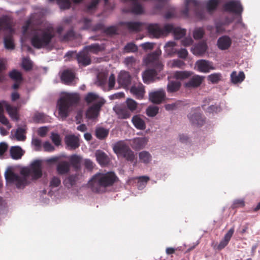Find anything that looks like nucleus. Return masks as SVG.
Listing matches in <instances>:
<instances>
[{
	"label": "nucleus",
	"instance_id": "obj_1",
	"mask_svg": "<svg viewBox=\"0 0 260 260\" xmlns=\"http://www.w3.org/2000/svg\"><path fill=\"white\" fill-rule=\"evenodd\" d=\"M30 36L31 45L37 49L49 47L55 37L54 33L49 27L34 30L30 33Z\"/></svg>",
	"mask_w": 260,
	"mask_h": 260
},
{
	"label": "nucleus",
	"instance_id": "obj_2",
	"mask_svg": "<svg viewBox=\"0 0 260 260\" xmlns=\"http://www.w3.org/2000/svg\"><path fill=\"white\" fill-rule=\"evenodd\" d=\"M118 177L114 172L107 173H98L95 174L89 181V184L93 191L96 193L100 192L101 187H106L112 186L117 181Z\"/></svg>",
	"mask_w": 260,
	"mask_h": 260
},
{
	"label": "nucleus",
	"instance_id": "obj_3",
	"mask_svg": "<svg viewBox=\"0 0 260 260\" xmlns=\"http://www.w3.org/2000/svg\"><path fill=\"white\" fill-rule=\"evenodd\" d=\"M79 100V94L78 93L64 92L57 102V107L60 116L64 119L68 117L70 108L77 105Z\"/></svg>",
	"mask_w": 260,
	"mask_h": 260
},
{
	"label": "nucleus",
	"instance_id": "obj_4",
	"mask_svg": "<svg viewBox=\"0 0 260 260\" xmlns=\"http://www.w3.org/2000/svg\"><path fill=\"white\" fill-rule=\"evenodd\" d=\"M139 104L134 99L127 98L120 105L115 106L113 110L120 119H127L132 113H138Z\"/></svg>",
	"mask_w": 260,
	"mask_h": 260
},
{
	"label": "nucleus",
	"instance_id": "obj_5",
	"mask_svg": "<svg viewBox=\"0 0 260 260\" xmlns=\"http://www.w3.org/2000/svg\"><path fill=\"white\" fill-rule=\"evenodd\" d=\"M113 150L116 154L122 156L127 161L133 162L136 158L134 151L122 141L115 143L113 146Z\"/></svg>",
	"mask_w": 260,
	"mask_h": 260
},
{
	"label": "nucleus",
	"instance_id": "obj_6",
	"mask_svg": "<svg viewBox=\"0 0 260 260\" xmlns=\"http://www.w3.org/2000/svg\"><path fill=\"white\" fill-rule=\"evenodd\" d=\"M187 117L190 124L193 126L200 127L205 123L206 117L204 115L193 108H192L191 111L187 114Z\"/></svg>",
	"mask_w": 260,
	"mask_h": 260
},
{
	"label": "nucleus",
	"instance_id": "obj_7",
	"mask_svg": "<svg viewBox=\"0 0 260 260\" xmlns=\"http://www.w3.org/2000/svg\"><path fill=\"white\" fill-rule=\"evenodd\" d=\"M106 101L101 98L98 101L95 102L90 106L85 112V117L88 119L94 120L99 115L102 107L105 103Z\"/></svg>",
	"mask_w": 260,
	"mask_h": 260
},
{
	"label": "nucleus",
	"instance_id": "obj_8",
	"mask_svg": "<svg viewBox=\"0 0 260 260\" xmlns=\"http://www.w3.org/2000/svg\"><path fill=\"white\" fill-rule=\"evenodd\" d=\"M226 3L223 6L224 12L234 14V15L242 14L243 11V6L241 1H225Z\"/></svg>",
	"mask_w": 260,
	"mask_h": 260
},
{
	"label": "nucleus",
	"instance_id": "obj_9",
	"mask_svg": "<svg viewBox=\"0 0 260 260\" xmlns=\"http://www.w3.org/2000/svg\"><path fill=\"white\" fill-rule=\"evenodd\" d=\"M126 2L127 1H122ZM132 5L128 7L123 8L121 9L122 13L133 14L135 15H141L144 13V9L139 1H131Z\"/></svg>",
	"mask_w": 260,
	"mask_h": 260
},
{
	"label": "nucleus",
	"instance_id": "obj_10",
	"mask_svg": "<svg viewBox=\"0 0 260 260\" xmlns=\"http://www.w3.org/2000/svg\"><path fill=\"white\" fill-rule=\"evenodd\" d=\"M197 70L201 73H207L215 69L212 61L206 59H199L195 63Z\"/></svg>",
	"mask_w": 260,
	"mask_h": 260
},
{
	"label": "nucleus",
	"instance_id": "obj_11",
	"mask_svg": "<svg viewBox=\"0 0 260 260\" xmlns=\"http://www.w3.org/2000/svg\"><path fill=\"white\" fill-rule=\"evenodd\" d=\"M204 78V76L193 74L188 81L184 83V87L189 89L197 88L202 84Z\"/></svg>",
	"mask_w": 260,
	"mask_h": 260
},
{
	"label": "nucleus",
	"instance_id": "obj_12",
	"mask_svg": "<svg viewBox=\"0 0 260 260\" xmlns=\"http://www.w3.org/2000/svg\"><path fill=\"white\" fill-rule=\"evenodd\" d=\"M165 98L166 92L162 88L151 92L149 94V100L154 104H160L165 100Z\"/></svg>",
	"mask_w": 260,
	"mask_h": 260
},
{
	"label": "nucleus",
	"instance_id": "obj_13",
	"mask_svg": "<svg viewBox=\"0 0 260 260\" xmlns=\"http://www.w3.org/2000/svg\"><path fill=\"white\" fill-rule=\"evenodd\" d=\"M118 25H125L130 32H138L141 30L143 23L140 21H120Z\"/></svg>",
	"mask_w": 260,
	"mask_h": 260
},
{
	"label": "nucleus",
	"instance_id": "obj_14",
	"mask_svg": "<svg viewBox=\"0 0 260 260\" xmlns=\"http://www.w3.org/2000/svg\"><path fill=\"white\" fill-rule=\"evenodd\" d=\"M64 142L70 150H75L80 146L79 138L74 134L66 135L64 137Z\"/></svg>",
	"mask_w": 260,
	"mask_h": 260
},
{
	"label": "nucleus",
	"instance_id": "obj_15",
	"mask_svg": "<svg viewBox=\"0 0 260 260\" xmlns=\"http://www.w3.org/2000/svg\"><path fill=\"white\" fill-rule=\"evenodd\" d=\"M117 81L119 85L126 87L131 84L132 77L128 72L121 71L118 75Z\"/></svg>",
	"mask_w": 260,
	"mask_h": 260
},
{
	"label": "nucleus",
	"instance_id": "obj_16",
	"mask_svg": "<svg viewBox=\"0 0 260 260\" xmlns=\"http://www.w3.org/2000/svg\"><path fill=\"white\" fill-rule=\"evenodd\" d=\"M2 103L11 118L14 121H18L19 120V116L17 108L11 105L6 101L3 100Z\"/></svg>",
	"mask_w": 260,
	"mask_h": 260
},
{
	"label": "nucleus",
	"instance_id": "obj_17",
	"mask_svg": "<svg viewBox=\"0 0 260 260\" xmlns=\"http://www.w3.org/2000/svg\"><path fill=\"white\" fill-rule=\"evenodd\" d=\"M95 156L97 162L102 167H105L110 162V159L107 154L100 149L96 150Z\"/></svg>",
	"mask_w": 260,
	"mask_h": 260
},
{
	"label": "nucleus",
	"instance_id": "obj_18",
	"mask_svg": "<svg viewBox=\"0 0 260 260\" xmlns=\"http://www.w3.org/2000/svg\"><path fill=\"white\" fill-rule=\"evenodd\" d=\"M69 162L64 160H59L56 166V170L58 174L60 175H66L70 172Z\"/></svg>",
	"mask_w": 260,
	"mask_h": 260
},
{
	"label": "nucleus",
	"instance_id": "obj_19",
	"mask_svg": "<svg viewBox=\"0 0 260 260\" xmlns=\"http://www.w3.org/2000/svg\"><path fill=\"white\" fill-rule=\"evenodd\" d=\"M131 121L135 127L139 130H144L146 127V124L140 114H136L132 118Z\"/></svg>",
	"mask_w": 260,
	"mask_h": 260
},
{
	"label": "nucleus",
	"instance_id": "obj_20",
	"mask_svg": "<svg viewBox=\"0 0 260 260\" xmlns=\"http://www.w3.org/2000/svg\"><path fill=\"white\" fill-rule=\"evenodd\" d=\"M130 92L135 96L136 99L142 100L144 98L145 90L143 85L140 83L137 86L135 85L132 86Z\"/></svg>",
	"mask_w": 260,
	"mask_h": 260
},
{
	"label": "nucleus",
	"instance_id": "obj_21",
	"mask_svg": "<svg viewBox=\"0 0 260 260\" xmlns=\"http://www.w3.org/2000/svg\"><path fill=\"white\" fill-rule=\"evenodd\" d=\"M232 44V40L228 36H222L219 37L217 41L218 48L221 50L228 49Z\"/></svg>",
	"mask_w": 260,
	"mask_h": 260
},
{
	"label": "nucleus",
	"instance_id": "obj_22",
	"mask_svg": "<svg viewBox=\"0 0 260 260\" xmlns=\"http://www.w3.org/2000/svg\"><path fill=\"white\" fill-rule=\"evenodd\" d=\"M76 58L78 63L84 67L87 66L91 63L90 58L88 56L87 53L84 51L83 50L76 54Z\"/></svg>",
	"mask_w": 260,
	"mask_h": 260
},
{
	"label": "nucleus",
	"instance_id": "obj_23",
	"mask_svg": "<svg viewBox=\"0 0 260 260\" xmlns=\"http://www.w3.org/2000/svg\"><path fill=\"white\" fill-rule=\"evenodd\" d=\"M4 177L7 183H15L19 175L13 171L12 167L9 166L5 172Z\"/></svg>",
	"mask_w": 260,
	"mask_h": 260
},
{
	"label": "nucleus",
	"instance_id": "obj_24",
	"mask_svg": "<svg viewBox=\"0 0 260 260\" xmlns=\"http://www.w3.org/2000/svg\"><path fill=\"white\" fill-rule=\"evenodd\" d=\"M148 142L146 137H137L133 139L132 147L136 150H139L144 148Z\"/></svg>",
	"mask_w": 260,
	"mask_h": 260
},
{
	"label": "nucleus",
	"instance_id": "obj_25",
	"mask_svg": "<svg viewBox=\"0 0 260 260\" xmlns=\"http://www.w3.org/2000/svg\"><path fill=\"white\" fill-rule=\"evenodd\" d=\"M82 158L81 156L74 154L69 157L70 166L72 167L75 170L78 171L81 168Z\"/></svg>",
	"mask_w": 260,
	"mask_h": 260
},
{
	"label": "nucleus",
	"instance_id": "obj_26",
	"mask_svg": "<svg viewBox=\"0 0 260 260\" xmlns=\"http://www.w3.org/2000/svg\"><path fill=\"white\" fill-rule=\"evenodd\" d=\"M75 78L74 73L70 69L64 70L60 76L61 80L65 84L69 85L72 83Z\"/></svg>",
	"mask_w": 260,
	"mask_h": 260
},
{
	"label": "nucleus",
	"instance_id": "obj_27",
	"mask_svg": "<svg viewBox=\"0 0 260 260\" xmlns=\"http://www.w3.org/2000/svg\"><path fill=\"white\" fill-rule=\"evenodd\" d=\"M24 151L19 146H13L10 149L11 157L14 160L20 159L24 155Z\"/></svg>",
	"mask_w": 260,
	"mask_h": 260
},
{
	"label": "nucleus",
	"instance_id": "obj_28",
	"mask_svg": "<svg viewBox=\"0 0 260 260\" xmlns=\"http://www.w3.org/2000/svg\"><path fill=\"white\" fill-rule=\"evenodd\" d=\"M156 75L155 69H149L142 73V77L143 81L145 84H149L154 81L153 77Z\"/></svg>",
	"mask_w": 260,
	"mask_h": 260
},
{
	"label": "nucleus",
	"instance_id": "obj_29",
	"mask_svg": "<svg viewBox=\"0 0 260 260\" xmlns=\"http://www.w3.org/2000/svg\"><path fill=\"white\" fill-rule=\"evenodd\" d=\"M147 32L154 37H157L161 34V28L158 23H151L147 27Z\"/></svg>",
	"mask_w": 260,
	"mask_h": 260
},
{
	"label": "nucleus",
	"instance_id": "obj_30",
	"mask_svg": "<svg viewBox=\"0 0 260 260\" xmlns=\"http://www.w3.org/2000/svg\"><path fill=\"white\" fill-rule=\"evenodd\" d=\"M4 47L7 50H14L15 48L13 37L11 34H8L4 35L3 39Z\"/></svg>",
	"mask_w": 260,
	"mask_h": 260
},
{
	"label": "nucleus",
	"instance_id": "obj_31",
	"mask_svg": "<svg viewBox=\"0 0 260 260\" xmlns=\"http://www.w3.org/2000/svg\"><path fill=\"white\" fill-rule=\"evenodd\" d=\"M78 179V177L76 174H71L63 179V184L68 188H70L76 185Z\"/></svg>",
	"mask_w": 260,
	"mask_h": 260
},
{
	"label": "nucleus",
	"instance_id": "obj_32",
	"mask_svg": "<svg viewBox=\"0 0 260 260\" xmlns=\"http://www.w3.org/2000/svg\"><path fill=\"white\" fill-rule=\"evenodd\" d=\"M205 8L207 12L212 15L217 9V8L222 1H206Z\"/></svg>",
	"mask_w": 260,
	"mask_h": 260
},
{
	"label": "nucleus",
	"instance_id": "obj_33",
	"mask_svg": "<svg viewBox=\"0 0 260 260\" xmlns=\"http://www.w3.org/2000/svg\"><path fill=\"white\" fill-rule=\"evenodd\" d=\"M184 8L180 11L181 14L185 17L188 18L189 16V7L192 4L194 7H198L202 1H184Z\"/></svg>",
	"mask_w": 260,
	"mask_h": 260
},
{
	"label": "nucleus",
	"instance_id": "obj_34",
	"mask_svg": "<svg viewBox=\"0 0 260 260\" xmlns=\"http://www.w3.org/2000/svg\"><path fill=\"white\" fill-rule=\"evenodd\" d=\"M193 74L190 71H177L174 73V77L177 80L183 81L189 78Z\"/></svg>",
	"mask_w": 260,
	"mask_h": 260
},
{
	"label": "nucleus",
	"instance_id": "obj_35",
	"mask_svg": "<svg viewBox=\"0 0 260 260\" xmlns=\"http://www.w3.org/2000/svg\"><path fill=\"white\" fill-rule=\"evenodd\" d=\"M245 78V74L243 71H240L238 74L236 71H233L231 74V81L234 84L241 83Z\"/></svg>",
	"mask_w": 260,
	"mask_h": 260
},
{
	"label": "nucleus",
	"instance_id": "obj_36",
	"mask_svg": "<svg viewBox=\"0 0 260 260\" xmlns=\"http://www.w3.org/2000/svg\"><path fill=\"white\" fill-rule=\"evenodd\" d=\"M9 20V17L8 15H2L1 17H0V27H1L3 24H5L3 30L5 31H8L10 32H13L14 30L10 24Z\"/></svg>",
	"mask_w": 260,
	"mask_h": 260
},
{
	"label": "nucleus",
	"instance_id": "obj_37",
	"mask_svg": "<svg viewBox=\"0 0 260 260\" xmlns=\"http://www.w3.org/2000/svg\"><path fill=\"white\" fill-rule=\"evenodd\" d=\"M181 86V83L180 81H169L167 86V90L169 93H174L178 91Z\"/></svg>",
	"mask_w": 260,
	"mask_h": 260
},
{
	"label": "nucleus",
	"instance_id": "obj_38",
	"mask_svg": "<svg viewBox=\"0 0 260 260\" xmlns=\"http://www.w3.org/2000/svg\"><path fill=\"white\" fill-rule=\"evenodd\" d=\"M109 133V129L100 126L95 128V135L98 139L104 140L108 136Z\"/></svg>",
	"mask_w": 260,
	"mask_h": 260
},
{
	"label": "nucleus",
	"instance_id": "obj_39",
	"mask_svg": "<svg viewBox=\"0 0 260 260\" xmlns=\"http://www.w3.org/2000/svg\"><path fill=\"white\" fill-rule=\"evenodd\" d=\"M42 169H36L35 167H31L29 170L27 176L31 177L32 180H36L42 176Z\"/></svg>",
	"mask_w": 260,
	"mask_h": 260
},
{
	"label": "nucleus",
	"instance_id": "obj_40",
	"mask_svg": "<svg viewBox=\"0 0 260 260\" xmlns=\"http://www.w3.org/2000/svg\"><path fill=\"white\" fill-rule=\"evenodd\" d=\"M34 14H31L29 18L25 21L24 25L22 26V31L23 35L27 33L30 29L31 25L35 24L34 22Z\"/></svg>",
	"mask_w": 260,
	"mask_h": 260
},
{
	"label": "nucleus",
	"instance_id": "obj_41",
	"mask_svg": "<svg viewBox=\"0 0 260 260\" xmlns=\"http://www.w3.org/2000/svg\"><path fill=\"white\" fill-rule=\"evenodd\" d=\"M104 34L109 37L118 35L119 34L118 26L117 25H111L108 26H105L104 30Z\"/></svg>",
	"mask_w": 260,
	"mask_h": 260
},
{
	"label": "nucleus",
	"instance_id": "obj_42",
	"mask_svg": "<svg viewBox=\"0 0 260 260\" xmlns=\"http://www.w3.org/2000/svg\"><path fill=\"white\" fill-rule=\"evenodd\" d=\"M9 76L15 82H22L23 80V76L21 72L15 69L9 72Z\"/></svg>",
	"mask_w": 260,
	"mask_h": 260
},
{
	"label": "nucleus",
	"instance_id": "obj_43",
	"mask_svg": "<svg viewBox=\"0 0 260 260\" xmlns=\"http://www.w3.org/2000/svg\"><path fill=\"white\" fill-rule=\"evenodd\" d=\"M50 3H54L55 1H48ZM74 2L75 4H80L83 1H55L58 5L60 9L62 10L69 9L71 7V2Z\"/></svg>",
	"mask_w": 260,
	"mask_h": 260
},
{
	"label": "nucleus",
	"instance_id": "obj_44",
	"mask_svg": "<svg viewBox=\"0 0 260 260\" xmlns=\"http://www.w3.org/2000/svg\"><path fill=\"white\" fill-rule=\"evenodd\" d=\"M140 161L145 164L149 163L152 160L151 154L147 151H142L139 153Z\"/></svg>",
	"mask_w": 260,
	"mask_h": 260
},
{
	"label": "nucleus",
	"instance_id": "obj_45",
	"mask_svg": "<svg viewBox=\"0 0 260 260\" xmlns=\"http://www.w3.org/2000/svg\"><path fill=\"white\" fill-rule=\"evenodd\" d=\"M148 59V62L151 63L153 67L151 69H155L156 71V74L158 71L160 72L163 69V64L158 59L154 58L152 56H151Z\"/></svg>",
	"mask_w": 260,
	"mask_h": 260
},
{
	"label": "nucleus",
	"instance_id": "obj_46",
	"mask_svg": "<svg viewBox=\"0 0 260 260\" xmlns=\"http://www.w3.org/2000/svg\"><path fill=\"white\" fill-rule=\"evenodd\" d=\"M26 129L24 127L19 126L16 129L15 137L17 141H24L26 137L25 135Z\"/></svg>",
	"mask_w": 260,
	"mask_h": 260
},
{
	"label": "nucleus",
	"instance_id": "obj_47",
	"mask_svg": "<svg viewBox=\"0 0 260 260\" xmlns=\"http://www.w3.org/2000/svg\"><path fill=\"white\" fill-rule=\"evenodd\" d=\"M200 4L198 7H195L194 10V16L199 20H203L206 19V15L205 12V8L204 7H200Z\"/></svg>",
	"mask_w": 260,
	"mask_h": 260
},
{
	"label": "nucleus",
	"instance_id": "obj_48",
	"mask_svg": "<svg viewBox=\"0 0 260 260\" xmlns=\"http://www.w3.org/2000/svg\"><path fill=\"white\" fill-rule=\"evenodd\" d=\"M16 186L18 189H23L26 185L29 184L26 177L24 176H19L18 179L15 182Z\"/></svg>",
	"mask_w": 260,
	"mask_h": 260
},
{
	"label": "nucleus",
	"instance_id": "obj_49",
	"mask_svg": "<svg viewBox=\"0 0 260 260\" xmlns=\"http://www.w3.org/2000/svg\"><path fill=\"white\" fill-rule=\"evenodd\" d=\"M207 49V44L204 42L199 43L194 46V51L198 54H204Z\"/></svg>",
	"mask_w": 260,
	"mask_h": 260
},
{
	"label": "nucleus",
	"instance_id": "obj_50",
	"mask_svg": "<svg viewBox=\"0 0 260 260\" xmlns=\"http://www.w3.org/2000/svg\"><path fill=\"white\" fill-rule=\"evenodd\" d=\"M222 75L220 73H214L207 76V80L212 84L218 83L221 80Z\"/></svg>",
	"mask_w": 260,
	"mask_h": 260
},
{
	"label": "nucleus",
	"instance_id": "obj_51",
	"mask_svg": "<svg viewBox=\"0 0 260 260\" xmlns=\"http://www.w3.org/2000/svg\"><path fill=\"white\" fill-rule=\"evenodd\" d=\"M186 35V30L181 28L179 26H176L174 31H173V35L174 38L176 40H178L182 38Z\"/></svg>",
	"mask_w": 260,
	"mask_h": 260
},
{
	"label": "nucleus",
	"instance_id": "obj_52",
	"mask_svg": "<svg viewBox=\"0 0 260 260\" xmlns=\"http://www.w3.org/2000/svg\"><path fill=\"white\" fill-rule=\"evenodd\" d=\"M159 112V108L156 106H149L146 110V115L150 117H155Z\"/></svg>",
	"mask_w": 260,
	"mask_h": 260
},
{
	"label": "nucleus",
	"instance_id": "obj_53",
	"mask_svg": "<svg viewBox=\"0 0 260 260\" xmlns=\"http://www.w3.org/2000/svg\"><path fill=\"white\" fill-rule=\"evenodd\" d=\"M21 67L24 71L26 72L30 71L33 68L32 62L29 58H23L22 61Z\"/></svg>",
	"mask_w": 260,
	"mask_h": 260
},
{
	"label": "nucleus",
	"instance_id": "obj_54",
	"mask_svg": "<svg viewBox=\"0 0 260 260\" xmlns=\"http://www.w3.org/2000/svg\"><path fill=\"white\" fill-rule=\"evenodd\" d=\"M205 34V30L202 27H196L193 31V37L194 40L202 39Z\"/></svg>",
	"mask_w": 260,
	"mask_h": 260
},
{
	"label": "nucleus",
	"instance_id": "obj_55",
	"mask_svg": "<svg viewBox=\"0 0 260 260\" xmlns=\"http://www.w3.org/2000/svg\"><path fill=\"white\" fill-rule=\"evenodd\" d=\"M99 98V95L93 92H89L85 98V101L88 103H93L94 104L95 102L99 101L98 99ZM100 99H99L100 100Z\"/></svg>",
	"mask_w": 260,
	"mask_h": 260
},
{
	"label": "nucleus",
	"instance_id": "obj_56",
	"mask_svg": "<svg viewBox=\"0 0 260 260\" xmlns=\"http://www.w3.org/2000/svg\"><path fill=\"white\" fill-rule=\"evenodd\" d=\"M123 49L126 53L135 52L138 50V47L134 42H128L125 45Z\"/></svg>",
	"mask_w": 260,
	"mask_h": 260
},
{
	"label": "nucleus",
	"instance_id": "obj_57",
	"mask_svg": "<svg viewBox=\"0 0 260 260\" xmlns=\"http://www.w3.org/2000/svg\"><path fill=\"white\" fill-rule=\"evenodd\" d=\"M175 25L173 23H166L161 28V34L166 33L168 34L172 33L173 34L175 29Z\"/></svg>",
	"mask_w": 260,
	"mask_h": 260
},
{
	"label": "nucleus",
	"instance_id": "obj_58",
	"mask_svg": "<svg viewBox=\"0 0 260 260\" xmlns=\"http://www.w3.org/2000/svg\"><path fill=\"white\" fill-rule=\"evenodd\" d=\"M61 184V180L57 176H53L50 180L49 187L51 189L57 187Z\"/></svg>",
	"mask_w": 260,
	"mask_h": 260
},
{
	"label": "nucleus",
	"instance_id": "obj_59",
	"mask_svg": "<svg viewBox=\"0 0 260 260\" xmlns=\"http://www.w3.org/2000/svg\"><path fill=\"white\" fill-rule=\"evenodd\" d=\"M3 105L2 101H0V122L5 125H7L9 123V120L3 114Z\"/></svg>",
	"mask_w": 260,
	"mask_h": 260
},
{
	"label": "nucleus",
	"instance_id": "obj_60",
	"mask_svg": "<svg viewBox=\"0 0 260 260\" xmlns=\"http://www.w3.org/2000/svg\"><path fill=\"white\" fill-rule=\"evenodd\" d=\"M156 3L155 4L153 10L157 11H161L163 10H166V3L168 1H156Z\"/></svg>",
	"mask_w": 260,
	"mask_h": 260
},
{
	"label": "nucleus",
	"instance_id": "obj_61",
	"mask_svg": "<svg viewBox=\"0 0 260 260\" xmlns=\"http://www.w3.org/2000/svg\"><path fill=\"white\" fill-rule=\"evenodd\" d=\"M51 139L52 142L55 146H58L60 145L61 138L59 134L57 133L52 132L51 135Z\"/></svg>",
	"mask_w": 260,
	"mask_h": 260
},
{
	"label": "nucleus",
	"instance_id": "obj_62",
	"mask_svg": "<svg viewBox=\"0 0 260 260\" xmlns=\"http://www.w3.org/2000/svg\"><path fill=\"white\" fill-rule=\"evenodd\" d=\"M7 69V65L3 60H0V83L6 80V76L3 72Z\"/></svg>",
	"mask_w": 260,
	"mask_h": 260
},
{
	"label": "nucleus",
	"instance_id": "obj_63",
	"mask_svg": "<svg viewBox=\"0 0 260 260\" xmlns=\"http://www.w3.org/2000/svg\"><path fill=\"white\" fill-rule=\"evenodd\" d=\"M180 104V101H178L176 102L171 104H167L165 105V108L167 111H168L176 110L178 108Z\"/></svg>",
	"mask_w": 260,
	"mask_h": 260
},
{
	"label": "nucleus",
	"instance_id": "obj_64",
	"mask_svg": "<svg viewBox=\"0 0 260 260\" xmlns=\"http://www.w3.org/2000/svg\"><path fill=\"white\" fill-rule=\"evenodd\" d=\"M244 206L245 202L243 199H236L233 201L231 208L234 209L240 207H244Z\"/></svg>",
	"mask_w": 260,
	"mask_h": 260
}]
</instances>
